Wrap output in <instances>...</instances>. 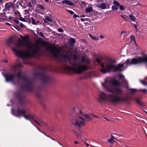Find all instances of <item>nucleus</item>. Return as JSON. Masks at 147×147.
Returning a JSON list of instances; mask_svg holds the SVG:
<instances>
[{
    "instance_id": "34",
    "label": "nucleus",
    "mask_w": 147,
    "mask_h": 147,
    "mask_svg": "<svg viewBox=\"0 0 147 147\" xmlns=\"http://www.w3.org/2000/svg\"><path fill=\"white\" fill-rule=\"evenodd\" d=\"M58 31L59 32H62L63 31V30L61 28H59L58 29Z\"/></svg>"
},
{
    "instance_id": "50",
    "label": "nucleus",
    "mask_w": 147,
    "mask_h": 147,
    "mask_svg": "<svg viewBox=\"0 0 147 147\" xmlns=\"http://www.w3.org/2000/svg\"><path fill=\"white\" fill-rule=\"evenodd\" d=\"M4 18H0V22H1L2 20V19H4Z\"/></svg>"
},
{
    "instance_id": "41",
    "label": "nucleus",
    "mask_w": 147,
    "mask_h": 147,
    "mask_svg": "<svg viewBox=\"0 0 147 147\" xmlns=\"http://www.w3.org/2000/svg\"><path fill=\"white\" fill-rule=\"evenodd\" d=\"M142 92L144 93L146 92H147V90L146 89H142Z\"/></svg>"
},
{
    "instance_id": "29",
    "label": "nucleus",
    "mask_w": 147,
    "mask_h": 147,
    "mask_svg": "<svg viewBox=\"0 0 147 147\" xmlns=\"http://www.w3.org/2000/svg\"><path fill=\"white\" fill-rule=\"evenodd\" d=\"M110 138L113 139V140H115V138L113 136V134H111V138Z\"/></svg>"
},
{
    "instance_id": "57",
    "label": "nucleus",
    "mask_w": 147,
    "mask_h": 147,
    "mask_svg": "<svg viewBox=\"0 0 147 147\" xmlns=\"http://www.w3.org/2000/svg\"><path fill=\"white\" fill-rule=\"evenodd\" d=\"M39 20L37 21V22H36V23H37V24H38L39 23Z\"/></svg>"
},
{
    "instance_id": "22",
    "label": "nucleus",
    "mask_w": 147,
    "mask_h": 147,
    "mask_svg": "<svg viewBox=\"0 0 147 147\" xmlns=\"http://www.w3.org/2000/svg\"><path fill=\"white\" fill-rule=\"evenodd\" d=\"M107 141L109 142L110 143L113 144L115 142V140H113L111 138H110L107 140Z\"/></svg>"
},
{
    "instance_id": "56",
    "label": "nucleus",
    "mask_w": 147,
    "mask_h": 147,
    "mask_svg": "<svg viewBox=\"0 0 147 147\" xmlns=\"http://www.w3.org/2000/svg\"><path fill=\"white\" fill-rule=\"evenodd\" d=\"M92 115L94 117H96V118H98V117H97V116H96L94 115Z\"/></svg>"
},
{
    "instance_id": "48",
    "label": "nucleus",
    "mask_w": 147,
    "mask_h": 147,
    "mask_svg": "<svg viewBox=\"0 0 147 147\" xmlns=\"http://www.w3.org/2000/svg\"><path fill=\"white\" fill-rule=\"evenodd\" d=\"M81 20L82 21H85V20L84 18L81 19Z\"/></svg>"
},
{
    "instance_id": "37",
    "label": "nucleus",
    "mask_w": 147,
    "mask_h": 147,
    "mask_svg": "<svg viewBox=\"0 0 147 147\" xmlns=\"http://www.w3.org/2000/svg\"><path fill=\"white\" fill-rule=\"evenodd\" d=\"M20 26L22 28H24L25 26L24 24H23L22 23H20Z\"/></svg>"
},
{
    "instance_id": "6",
    "label": "nucleus",
    "mask_w": 147,
    "mask_h": 147,
    "mask_svg": "<svg viewBox=\"0 0 147 147\" xmlns=\"http://www.w3.org/2000/svg\"><path fill=\"white\" fill-rule=\"evenodd\" d=\"M124 65V64H119L118 65H116L111 61H109L106 63V68L104 67V64H101V67L102 69L100 71L103 73H105L111 71L114 72L121 71L122 70V68Z\"/></svg>"
},
{
    "instance_id": "12",
    "label": "nucleus",
    "mask_w": 147,
    "mask_h": 147,
    "mask_svg": "<svg viewBox=\"0 0 147 147\" xmlns=\"http://www.w3.org/2000/svg\"><path fill=\"white\" fill-rule=\"evenodd\" d=\"M13 43V40L11 38H10L6 41V43L7 45H9Z\"/></svg>"
},
{
    "instance_id": "3",
    "label": "nucleus",
    "mask_w": 147,
    "mask_h": 147,
    "mask_svg": "<svg viewBox=\"0 0 147 147\" xmlns=\"http://www.w3.org/2000/svg\"><path fill=\"white\" fill-rule=\"evenodd\" d=\"M102 85L107 90L113 93L114 94L107 95L103 92H100L97 98L98 102H101L108 101L115 103L127 100V98L126 97L121 96L123 92L121 88L111 86L110 84L107 80H105L104 83H102Z\"/></svg>"
},
{
    "instance_id": "40",
    "label": "nucleus",
    "mask_w": 147,
    "mask_h": 147,
    "mask_svg": "<svg viewBox=\"0 0 147 147\" xmlns=\"http://www.w3.org/2000/svg\"><path fill=\"white\" fill-rule=\"evenodd\" d=\"M76 136L78 138H79L81 136V135L80 134H76Z\"/></svg>"
},
{
    "instance_id": "4",
    "label": "nucleus",
    "mask_w": 147,
    "mask_h": 147,
    "mask_svg": "<svg viewBox=\"0 0 147 147\" xmlns=\"http://www.w3.org/2000/svg\"><path fill=\"white\" fill-rule=\"evenodd\" d=\"M19 66H21V65L15 64L11 66L10 68V70L13 72V73H9L5 74V80L7 82H12L15 77L16 76L18 80L20 79L25 84H26V86L23 87L22 88L26 89L30 86L31 82L29 80L25 78L24 76L22 75L21 71L18 68Z\"/></svg>"
},
{
    "instance_id": "19",
    "label": "nucleus",
    "mask_w": 147,
    "mask_h": 147,
    "mask_svg": "<svg viewBox=\"0 0 147 147\" xmlns=\"http://www.w3.org/2000/svg\"><path fill=\"white\" fill-rule=\"evenodd\" d=\"M89 36L91 37L93 40H98L99 39L96 38V37H95L94 36L91 35L90 34H89Z\"/></svg>"
},
{
    "instance_id": "49",
    "label": "nucleus",
    "mask_w": 147,
    "mask_h": 147,
    "mask_svg": "<svg viewBox=\"0 0 147 147\" xmlns=\"http://www.w3.org/2000/svg\"><path fill=\"white\" fill-rule=\"evenodd\" d=\"M134 27L135 28L137 29V27L136 25L135 24H134Z\"/></svg>"
},
{
    "instance_id": "45",
    "label": "nucleus",
    "mask_w": 147,
    "mask_h": 147,
    "mask_svg": "<svg viewBox=\"0 0 147 147\" xmlns=\"http://www.w3.org/2000/svg\"><path fill=\"white\" fill-rule=\"evenodd\" d=\"M142 83L144 84H145L146 83L145 82H144V81L143 80L141 82Z\"/></svg>"
},
{
    "instance_id": "58",
    "label": "nucleus",
    "mask_w": 147,
    "mask_h": 147,
    "mask_svg": "<svg viewBox=\"0 0 147 147\" xmlns=\"http://www.w3.org/2000/svg\"><path fill=\"white\" fill-rule=\"evenodd\" d=\"M35 122L37 124L38 123V122L37 121H36V120H35Z\"/></svg>"
},
{
    "instance_id": "42",
    "label": "nucleus",
    "mask_w": 147,
    "mask_h": 147,
    "mask_svg": "<svg viewBox=\"0 0 147 147\" xmlns=\"http://www.w3.org/2000/svg\"><path fill=\"white\" fill-rule=\"evenodd\" d=\"M78 17V15H76V14H74V18H77Z\"/></svg>"
},
{
    "instance_id": "10",
    "label": "nucleus",
    "mask_w": 147,
    "mask_h": 147,
    "mask_svg": "<svg viewBox=\"0 0 147 147\" xmlns=\"http://www.w3.org/2000/svg\"><path fill=\"white\" fill-rule=\"evenodd\" d=\"M62 3H65L66 4L69 5H73L74 4L72 1L68 0H64L62 2Z\"/></svg>"
},
{
    "instance_id": "16",
    "label": "nucleus",
    "mask_w": 147,
    "mask_h": 147,
    "mask_svg": "<svg viewBox=\"0 0 147 147\" xmlns=\"http://www.w3.org/2000/svg\"><path fill=\"white\" fill-rule=\"evenodd\" d=\"M70 44L71 45H74L76 42L75 39L73 38H71L69 40Z\"/></svg>"
},
{
    "instance_id": "31",
    "label": "nucleus",
    "mask_w": 147,
    "mask_h": 147,
    "mask_svg": "<svg viewBox=\"0 0 147 147\" xmlns=\"http://www.w3.org/2000/svg\"><path fill=\"white\" fill-rule=\"evenodd\" d=\"M119 6L120 9L121 10L123 11L124 9L125 8L123 6V5H120V6Z\"/></svg>"
},
{
    "instance_id": "27",
    "label": "nucleus",
    "mask_w": 147,
    "mask_h": 147,
    "mask_svg": "<svg viewBox=\"0 0 147 147\" xmlns=\"http://www.w3.org/2000/svg\"><path fill=\"white\" fill-rule=\"evenodd\" d=\"M45 19L48 22H52V20L49 17L47 16L45 18Z\"/></svg>"
},
{
    "instance_id": "43",
    "label": "nucleus",
    "mask_w": 147,
    "mask_h": 147,
    "mask_svg": "<svg viewBox=\"0 0 147 147\" xmlns=\"http://www.w3.org/2000/svg\"><path fill=\"white\" fill-rule=\"evenodd\" d=\"M100 38L101 39H104L105 38V37L101 35L100 36Z\"/></svg>"
},
{
    "instance_id": "44",
    "label": "nucleus",
    "mask_w": 147,
    "mask_h": 147,
    "mask_svg": "<svg viewBox=\"0 0 147 147\" xmlns=\"http://www.w3.org/2000/svg\"><path fill=\"white\" fill-rule=\"evenodd\" d=\"M121 16L126 21H127V20L124 17V16L122 15H121Z\"/></svg>"
},
{
    "instance_id": "8",
    "label": "nucleus",
    "mask_w": 147,
    "mask_h": 147,
    "mask_svg": "<svg viewBox=\"0 0 147 147\" xmlns=\"http://www.w3.org/2000/svg\"><path fill=\"white\" fill-rule=\"evenodd\" d=\"M24 117L26 120H30V119L34 120V116L32 114H28L24 115Z\"/></svg>"
},
{
    "instance_id": "1",
    "label": "nucleus",
    "mask_w": 147,
    "mask_h": 147,
    "mask_svg": "<svg viewBox=\"0 0 147 147\" xmlns=\"http://www.w3.org/2000/svg\"><path fill=\"white\" fill-rule=\"evenodd\" d=\"M47 49L55 58L68 60L70 65H69L66 63L64 67L69 71H73L76 74H80L87 70L89 67L88 64L91 61L89 58L84 57L80 60L76 54H73L72 58V55L71 53H66L62 54L61 47L55 45L49 46Z\"/></svg>"
},
{
    "instance_id": "32",
    "label": "nucleus",
    "mask_w": 147,
    "mask_h": 147,
    "mask_svg": "<svg viewBox=\"0 0 147 147\" xmlns=\"http://www.w3.org/2000/svg\"><path fill=\"white\" fill-rule=\"evenodd\" d=\"M39 34L41 37L42 38H44L45 37L43 34L42 32H39Z\"/></svg>"
},
{
    "instance_id": "25",
    "label": "nucleus",
    "mask_w": 147,
    "mask_h": 147,
    "mask_svg": "<svg viewBox=\"0 0 147 147\" xmlns=\"http://www.w3.org/2000/svg\"><path fill=\"white\" fill-rule=\"evenodd\" d=\"M111 9L112 10H117L118 9V6L114 5L112 7Z\"/></svg>"
},
{
    "instance_id": "26",
    "label": "nucleus",
    "mask_w": 147,
    "mask_h": 147,
    "mask_svg": "<svg viewBox=\"0 0 147 147\" xmlns=\"http://www.w3.org/2000/svg\"><path fill=\"white\" fill-rule=\"evenodd\" d=\"M130 38L132 40H134V41L135 44H136V42L135 38L134 36L133 35H131L130 36Z\"/></svg>"
},
{
    "instance_id": "62",
    "label": "nucleus",
    "mask_w": 147,
    "mask_h": 147,
    "mask_svg": "<svg viewBox=\"0 0 147 147\" xmlns=\"http://www.w3.org/2000/svg\"><path fill=\"white\" fill-rule=\"evenodd\" d=\"M37 124L38 125H40V123L39 122H38V123Z\"/></svg>"
},
{
    "instance_id": "23",
    "label": "nucleus",
    "mask_w": 147,
    "mask_h": 147,
    "mask_svg": "<svg viewBox=\"0 0 147 147\" xmlns=\"http://www.w3.org/2000/svg\"><path fill=\"white\" fill-rule=\"evenodd\" d=\"M14 14L15 15L18 17H21V15L19 12L18 11H16L15 12Z\"/></svg>"
},
{
    "instance_id": "51",
    "label": "nucleus",
    "mask_w": 147,
    "mask_h": 147,
    "mask_svg": "<svg viewBox=\"0 0 147 147\" xmlns=\"http://www.w3.org/2000/svg\"><path fill=\"white\" fill-rule=\"evenodd\" d=\"M85 144H86V145L87 147H88V146H89V144H88V143H86V142H85Z\"/></svg>"
},
{
    "instance_id": "13",
    "label": "nucleus",
    "mask_w": 147,
    "mask_h": 147,
    "mask_svg": "<svg viewBox=\"0 0 147 147\" xmlns=\"http://www.w3.org/2000/svg\"><path fill=\"white\" fill-rule=\"evenodd\" d=\"M86 13H89L92 12L93 11L92 8V7H86Z\"/></svg>"
},
{
    "instance_id": "28",
    "label": "nucleus",
    "mask_w": 147,
    "mask_h": 147,
    "mask_svg": "<svg viewBox=\"0 0 147 147\" xmlns=\"http://www.w3.org/2000/svg\"><path fill=\"white\" fill-rule=\"evenodd\" d=\"M136 101L137 103L141 105V103L140 102V100L139 98H137L136 99Z\"/></svg>"
},
{
    "instance_id": "53",
    "label": "nucleus",
    "mask_w": 147,
    "mask_h": 147,
    "mask_svg": "<svg viewBox=\"0 0 147 147\" xmlns=\"http://www.w3.org/2000/svg\"><path fill=\"white\" fill-rule=\"evenodd\" d=\"M126 33V32L125 31H123L121 33V34H122L123 33Z\"/></svg>"
},
{
    "instance_id": "39",
    "label": "nucleus",
    "mask_w": 147,
    "mask_h": 147,
    "mask_svg": "<svg viewBox=\"0 0 147 147\" xmlns=\"http://www.w3.org/2000/svg\"><path fill=\"white\" fill-rule=\"evenodd\" d=\"M39 7L41 9H43V10H44L45 9V8H44V7L42 5H40Z\"/></svg>"
},
{
    "instance_id": "59",
    "label": "nucleus",
    "mask_w": 147,
    "mask_h": 147,
    "mask_svg": "<svg viewBox=\"0 0 147 147\" xmlns=\"http://www.w3.org/2000/svg\"><path fill=\"white\" fill-rule=\"evenodd\" d=\"M81 40H82L84 41H85V40L84 39H81Z\"/></svg>"
},
{
    "instance_id": "61",
    "label": "nucleus",
    "mask_w": 147,
    "mask_h": 147,
    "mask_svg": "<svg viewBox=\"0 0 147 147\" xmlns=\"http://www.w3.org/2000/svg\"><path fill=\"white\" fill-rule=\"evenodd\" d=\"M45 1L46 2H49V0H45Z\"/></svg>"
},
{
    "instance_id": "20",
    "label": "nucleus",
    "mask_w": 147,
    "mask_h": 147,
    "mask_svg": "<svg viewBox=\"0 0 147 147\" xmlns=\"http://www.w3.org/2000/svg\"><path fill=\"white\" fill-rule=\"evenodd\" d=\"M113 3L114 5L117 6L118 7L120 6V4L119 3L115 0L113 2Z\"/></svg>"
},
{
    "instance_id": "33",
    "label": "nucleus",
    "mask_w": 147,
    "mask_h": 147,
    "mask_svg": "<svg viewBox=\"0 0 147 147\" xmlns=\"http://www.w3.org/2000/svg\"><path fill=\"white\" fill-rule=\"evenodd\" d=\"M19 20L22 21L23 22H25L26 20H25L22 17H21L19 19Z\"/></svg>"
},
{
    "instance_id": "38",
    "label": "nucleus",
    "mask_w": 147,
    "mask_h": 147,
    "mask_svg": "<svg viewBox=\"0 0 147 147\" xmlns=\"http://www.w3.org/2000/svg\"><path fill=\"white\" fill-rule=\"evenodd\" d=\"M96 61H97V62L99 63H101L100 60L98 58H96Z\"/></svg>"
},
{
    "instance_id": "2",
    "label": "nucleus",
    "mask_w": 147,
    "mask_h": 147,
    "mask_svg": "<svg viewBox=\"0 0 147 147\" xmlns=\"http://www.w3.org/2000/svg\"><path fill=\"white\" fill-rule=\"evenodd\" d=\"M22 37L23 40L19 39L15 47L12 48L16 55L24 59L37 55L39 51L37 45L28 41L27 37L22 36Z\"/></svg>"
},
{
    "instance_id": "55",
    "label": "nucleus",
    "mask_w": 147,
    "mask_h": 147,
    "mask_svg": "<svg viewBox=\"0 0 147 147\" xmlns=\"http://www.w3.org/2000/svg\"><path fill=\"white\" fill-rule=\"evenodd\" d=\"M12 18H13L12 17H11L10 16V17H9V20H11V19H12Z\"/></svg>"
},
{
    "instance_id": "21",
    "label": "nucleus",
    "mask_w": 147,
    "mask_h": 147,
    "mask_svg": "<svg viewBox=\"0 0 147 147\" xmlns=\"http://www.w3.org/2000/svg\"><path fill=\"white\" fill-rule=\"evenodd\" d=\"M31 19L32 21V23L33 24L35 25H37V23L36 22L34 18H31Z\"/></svg>"
},
{
    "instance_id": "17",
    "label": "nucleus",
    "mask_w": 147,
    "mask_h": 147,
    "mask_svg": "<svg viewBox=\"0 0 147 147\" xmlns=\"http://www.w3.org/2000/svg\"><path fill=\"white\" fill-rule=\"evenodd\" d=\"M129 17L132 21L134 22L136 21V18L134 16L132 15H130L129 16Z\"/></svg>"
},
{
    "instance_id": "30",
    "label": "nucleus",
    "mask_w": 147,
    "mask_h": 147,
    "mask_svg": "<svg viewBox=\"0 0 147 147\" xmlns=\"http://www.w3.org/2000/svg\"><path fill=\"white\" fill-rule=\"evenodd\" d=\"M129 90L132 93H135L136 91V90L134 89H131Z\"/></svg>"
},
{
    "instance_id": "64",
    "label": "nucleus",
    "mask_w": 147,
    "mask_h": 147,
    "mask_svg": "<svg viewBox=\"0 0 147 147\" xmlns=\"http://www.w3.org/2000/svg\"><path fill=\"white\" fill-rule=\"evenodd\" d=\"M85 16L84 15H82L81 16V17H85Z\"/></svg>"
},
{
    "instance_id": "36",
    "label": "nucleus",
    "mask_w": 147,
    "mask_h": 147,
    "mask_svg": "<svg viewBox=\"0 0 147 147\" xmlns=\"http://www.w3.org/2000/svg\"><path fill=\"white\" fill-rule=\"evenodd\" d=\"M14 21L17 24H19L20 23L19 21L18 20H15Z\"/></svg>"
},
{
    "instance_id": "5",
    "label": "nucleus",
    "mask_w": 147,
    "mask_h": 147,
    "mask_svg": "<svg viewBox=\"0 0 147 147\" xmlns=\"http://www.w3.org/2000/svg\"><path fill=\"white\" fill-rule=\"evenodd\" d=\"M77 111L78 112L77 114L75 115L71 120L72 123L76 126L80 127L82 125H85V124L86 120L81 117L80 115H84L88 121L92 120V118L89 115L83 114L82 111L78 109H77Z\"/></svg>"
},
{
    "instance_id": "11",
    "label": "nucleus",
    "mask_w": 147,
    "mask_h": 147,
    "mask_svg": "<svg viewBox=\"0 0 147 147\" xmlns=\"http://www.w3.org/2000/svg\"><path fill=\"white\" fill-rule=\"evenodd\" d=\"M17 113L19 115H22L24 116V115L26 113V111L25 110L18 109L17 111Z\"/></svg>"
},
{
    "instance_id": "63",
    "label": "nucleus",
    "mask_w": 147,
    "mask_h": 147,
    "mask_svg": "<svg viewBox=\"0 0 147 147\" xmlns=\"http://www.w3.org/2000/svg\"><path fill=\"white\" fill-rule=\"evenodd\" d=\"M25 12H28V11H27V10H25Z\"/></svg>"
},
{
    "instance_id": "35",
    "label": "nucleus",
    "mask_w": 147,
    "mask_h": 147,
    "mask_svg": "<svg viewBox=\"0 0 147 147\" xmlns=\"http://www.w3.org/2000/svg\"><path fill=\"white\" fill-rule=\"evenodd\" d=\"M67 10L68 12H69L72 15L74 14V12L72 11Z\"/></svg>"
},
{
    "instance_id": "47",
    "label": "nucleus",
    "mask_w": 147,
    "mask_h": 147,
    "mask_svg": "<svg viewBox=\"0 0 147 147\" xmlns=\"http://www.w3.org/2000/svg\"><path fill=\"white\" fill-rule=\"evenodd\" d=\"M74 142L75 144H77L79 143V142H78L74 141Z\"/></svg>"
},
{
    "instance_id": "9",
    "label": "nucleus",
    "mask_w": 147,
    "mask_h": 147,
    "mask_svg": "<svg viewBox=\"0 0 147 147\" xmlns=\"http://www.w3.org/2000/svg\"><path fill=\"white\" fill-rule=\"evenodd\" d=\"M96 6L97 7H98L102 9H104L106 8V5L105 3L102 2L99 4H97L96 5Z\"/></svg>"
},
{
    "instance_id": "18",
    "label": "nucleus",
    "mask_w": 147,
    "mask_h": 147,
    "mask_svg": "<svg viewBox=\"0 0 147 147\" xmlns=\"http://www.w3.org/2000/svg\"><path fill=\"white\" fill-rule=\"evenodd\" d=\"M5 13H2L0 14V18H4V19H2V20H5L7 19V17L5 16Z\"/></svg>"
},
{
    "instance_id": "54",
    "label": "nucleus",
    "mask_w": 147,
    "mask_h": 147,
    "mask_svg": "<svg viewBox=\"0 0 147 147\" xmlns=\"http://www.w3.org/2000/svg\"><path fill=\"white\" fill-rule=\"evenodd\" d=\"M3 61L5 63H7V61L6 60L4 61Z\"/></svg>"
},
{
    "instance_id": "14",
    "label": "nucleus",
    "mask_w": 147,
    "mask_h": 147,
    "mask_svg": "<svg viewBox=\"0 0 147 147\" xmlns=\"http://www.w3.org/2000/svg\"><path fill=\"white\" fill-rule=\"evenodd\" d=\"M111 84L114 86H117L119 84V82L117 80H114L112 81L111 82Z\"/></svg>"
},
{
    "instance_id": "52",
    "label": "nucleus",
    "mask_w": 147,
    "mask_h": 147,
    "mask_svg": "<svg viewBox=\"0 0 147 147\" xmlns=\"http://www.w3.org/2000/svg\"><path fill=\"white\" fill-rule=\"evenodd\" d=\"M5 24H7V25H9V26H11V24H10L9 23H7V22H6L5 23Z\"/></svg>"
},
{
    "instance_id": "15",
    "label": "nucleus",
    "mask_w": 147,
    "mask_h": 147,
    "mask_svg": "<svg viewBox=\"0 0 147 147\" xmlns=\"http://www.w3.org/2000/svg\"><path fill=\"white\" fill-rule=\"evenodd\" d=\"M42 80L43 82L47 81L48 80V77L45 75H43Z\"/></svg>"
},
{
    "instance_id": "46",
    "label": "nucleus",
    "mask_w": 147,
    "mask_h": 147,
    "mask_svg": "<svg viewBox=\"0 0 147 147\" xmlns=\"http://www.w3.org/2000/svg\"><path fill=\"white\" fill-rule=\"evenodd\" d=\"M28 6L29 7H31V6H32V5H31V3H28Z\"/></svg>"
},
{
    "instance_id": "60",
    "label": "nucleus",
    "mask_w": 147,
    "mask_h": 147,
    "mask_svg": "<svg viewBox=\"0 0 147 147\" xmlns=\"http://www.w3.org/2000/svg\"><path fill=\"white\" fill-rule=\"evenodd\" d=\"M104 118L105 119H106L107 120V121H109V120L108 119H107V118H105V117H104Z\"/></svg>"
},
{
    "instance_id": "24",
    "label": "nucleus",
    "mask_w": 147,
    "mask_h": 147,
    "mask_svg": "<svg viewBox=\"0 0 147 147\" xmlns=\"http://www.w3.org/2000/svg\"><path fill=\"white\" fill-rule=\"evenodd\" d=\"M119 78L120 79H123L125 81H126L124 79V76L122 74H119Z\"/></svg>"
},
{
    "instance_id": "7",
    "label": "nucleus",
    "mask_w": 147,
    "mask_h": 147,
    "mask_svg": "<svg viewBox=\"0 0 147 147\" xmlns=\"http://www.w3.org/2000/svg\"><path fill=\"white\" fill-rule=\"evenodd\" d=\"M5 9L8 11L11 9V8L12 9L15 8L14 4L12 2L6 3L5 4Z\"/></svg>"
}]
</instances>
